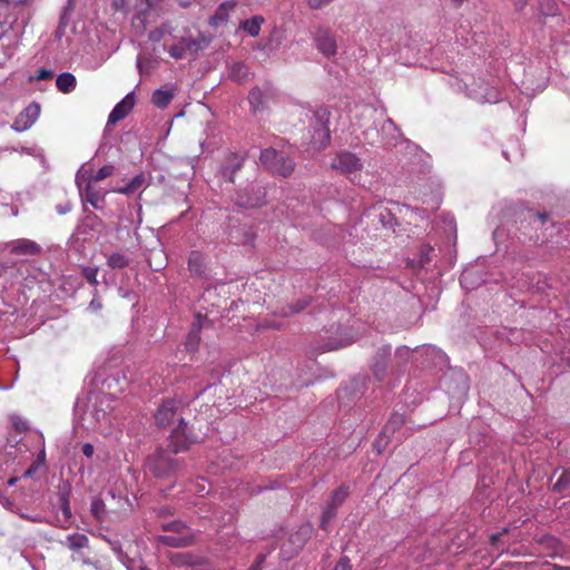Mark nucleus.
<instances>
[{"label":"nucleus","instance_id":"nucleus-4","mask_svg":"<svg viewBox=\"0 0 570 570\" xmlns=\"http://www.w3.org/2000/svg\"><path fill=\"white\" fill-rule=\"evenodd\" d=\"M171 39L175 43L169 47H165V49L169 56L176 60H180L203 51L210 42V38L205 35L199 33L197 37H194L188 30H185L183 36H175L173 33Z\"/></svg>","mask_w":570,"mask_h":570},{"label":"nucleus","instance_id":"nucleus-6","mask_svg":"<svg viewBox=\"0 0 570 570\" xmlns=\"http://www.w3.org/2000/svg\"><path fill=\"white\" fill-rule=\"evenodd\" d=\"M169 449H158L154 454L149 455L146 460V469L156 478H166L175 474L180 461L171 458Z\"/></svg>","mask_w":570,"mask_h":570},{"label":"nucleus","instance_id":"nucleus-45","mask_svg":"<svg viewBox=\"0 0 570 570\" xmlns=\"http://www.w3.org/2000/svg\"><path fill=\"white\" fill-rule=\"evenodd\" d=\"M115 167L112 165L102 166L94 176L89 177L87 180H92V183H98L107 177H110L114 174Z\"/></svg>","mask_w":570,"mask_h":570},{"label":"nucleus","instance_id":"nucleus-43","mask_svg":"<svg viewBox=\"0 0 570 570\" xmlns=\"http://www.w3.org/2000/svg\"><path fill=\"white\" fill-rule=\"evenodd\" d=\"M365 216L370 218L373 216V219H379V222L385 226L387 224L386 218L390 217V213L384 209L382 206H374L372 209H370Z\"/></svg>","mask_w":570,"mask_h":570},{"label":"nucleus","instance_id":"nucleus-10","mask_svg":"<svg viewBox=\"0 0 570 570\" xmlns=\"http://www.w3.org/2000/svg\"><path fill=\"white\" fill-rule=\"evenodd\" d=\"M76 184L78 186L80 196L89 203L94 208L99 209L102 207L105 203V197L107 195V190L96 187L92 180L85 179V175L80 176L79 174L76 177Z\"/></svg>","mask_w":570,"mask_h":570},{"label":"nucleus","instance_id":"nucleus-38","mask_svg":"<svg viewBox=\"0 0 570 570\" xmlns=\"http://www.w3.org/2000/svg\"><path fill=\"white\" fill-rule=\"evenodd\" d=\"M14 41L13 39L7 37V36H1L0 37V51H2L3 56L2 58L0 59V62L2 60H7L9 58L12 57V55L14 53Z\"/></svg>","mask_w":570,"mask_h":570},{"label":"nucleus","instance_id":"nucleus-56","mask_svg":"<svg viewBox=\"0 0 570 570\" xmlns=\"http://www.w3.org/2000/svg\"><path fill=\"white\" fill-rule=\"evenodd\" d=\"M502 155L508 161H514L518 158L522 157V151L520 150V148H517L512 155L508 150H503Z\"/></svg>","mask_w":570,"mask_h":570},{"label":"nucleus","instance_id":"nucleus-23","mask_svg":"<svg viewBox=\"0 0 570 570\" xmlns=\"http://www.w3.org/2000/svg\"><path fill=\"white\" fill-rule=\"evenodd\" d=\"M146 185V175L144 173H139L135 177H132L126 185L116 187L112 189V191L129 196L140 190Z\"/></svg>","mask_w":570,"mask_h":570},{"label":"nucleus","instance_id":"nucleus-29","mask_svg":"<svg viewBox=\"0 0 570 570\" xmlns=\"http://www.w3.org/2000/svg\"><path fill=\"white\" fill-rule=\"evenodd\" d=\"M62 544L68 547L70 550L78 551L88 547L89 539L83 533H70L66 537V540L62 542Z\"/></svg>","mask_w":570,"mask_h":570},{"label":"nucleus","instance_id":"nucleus-61","mask_svg":"<svg viewBox=\"0 0 570 570\" xmlns=\"http://www.w3.org/2000/svg\"><path fill=\"white\" fill-rule=\"evenodd\" d=\"M459 379H460V382H461V385H460V394H465L466 391H468V379L465 376L464 373L460 372L459 373Z\"/></svg>","mask_w":570,"mask_h":570},{"label":"nucleus","instance_id":"nucleus-47","mask_svg":"<svg viewBox=\"0 0 570 570\" xmlns=\"http://www.w3.org/2000/svg\"><path fill=\"white\" fill-rule=\"evenodd\" d=\"M460 284L463 288L471 291L476 287V284L473 282V269H465L461 277Z\"/></svg>","mask_w":570,"mask_h":570},{"label":"nucleus","instance_id":"nucleus-26","mask_svg":"<svg viewBox=\"0 0 570 570\" xmlns=\"http://www.w3.org/2000/svg\"><path fill=\"white\" fill-rule=\"evenodd\" d=\"M158 541L161 544L174 547V548H183L187 547L191 543V537L184 535L180 533L177 534H164L158 537Z\"/></svg>","mask_w":570,"mask_h":570},{"label":"nucleus","instance_id":"nucleus-55","mask_svg":"<svg viewBox=\"0 0 570 570\" xmlns=\"http://www.w3.org/2000/svg\"><path fill=\"white\" fill-rule=\"evenodd\" d=\"M433 252V248L430 246H423L421 248V259L420 265L424 266L426 263L430 262V253Z\"/></svg>","mask_w":570,"mask_h":570},{"label":"nucleus","instance_id":"nucleus-28","mask_svg":"<svg viewBox=\"0 0 570 570\" xmlns=\"http://www.w3.org/2000/svg\"><path fill=\"white\" fill-rule=\"evenodd\" d=\"M77 85L76 77L71 72H61L56 79V86L59 91L70 94Z\"/></svg>","mask_w":570,"mask_h":570},{"label":"nucleus","instance_id":"nucleus-53","mask_svg":"<svg viewBox=\"0 0 570 570\" xmlns=\"http://www.w3.org/2000/svg\"><path fill=\"white\" fill-rule=\"evenodd\" d=\"M82 275L83 277L92 285V286H97L98 285V268L97 267H85L82 269Z\"/></svg>","mask_w":570,"mask_h":570},{"label":"nucleus","instance_id":"nucleus-62","mask_svg":"<svg viewBox=\"0 0 570 570\" xmlns=\"http://www.w3.org/2000/svg\"><path fill=\"white\" fill-rule=\"evenodd\" d=\"M82 453L86 458H92L94 453H95V449H94V445L91 443H85L82 444Z\"/></svg>","mask_w":570,"mask_h":570},{"label":"nucleus","instance_id":"nucleus-25","mask_svg":"<svg viewBox=\"0 0 570 570\" xmlns=\"http://www.w3.org/2000/svg\"><path fill=\"white\" fill-rule=\"evenodd\" d=\"M264 22V17L261 14H256L249 19L243 20L239 23V29L245 31L250 37H257L261 32V28Z\"/></svg>","mask_w":570,"mask_h":570},{"label":"nucleus","instance_id":"nucleus-48","mask_svg":"<svg viewBox=\"0 0 570 570\" xmlns=\"http://www.w3.org/2000/svg\"><path fill=\"white\" fill-rule=\"evenodd\" d=\"M164 531L175 532V534L180 533L187 528L186 524L180 520H175L171 522L164 523L161 525Z\"/></svg>","mask_w":570,"mask_h":570},{"label":"nucleus","instance_id":"nucleus-30","mask_svg":"<svg viewBox=\"0 0 570 570\" xmlns=\"http://www.w3.org/2000/svg\"><path fill=\"white\" fill-rule=\"evenodd\" d=\"M229 78L237 82H245L249 79L248 67L240 61L234 62L229 68Z\"/></svg>","mask_w":570,"mask_h":570},{"label":"nucleus","instance_id":"nucleus-41","mask_svg":"<svg viewBox=\"0 0 570 570\" xmlns=\"http://www.w3.org/2000/svg\"><path fill=\"white\" fill-rule=\"evenodd\" d=\"M19 115L22 116L24 120L29 121L32 126L40 115V106L36 102H32L27 106Z\"/></svg>","mask_w":570,"mask_h":570},{"label":"nucleus","instance_id":"nucleus-51","mask_svg":"<svg viewBox=\"0 0 570 570\" xmlns=\"http://www.w3.org/2000/svg\"><path fill=\"white\" fill-rule=\"evenodd\" d=\"M403 423V419L401 415H393L389 422L385 424L383 429V433L386 435L389 433H393L396 428H399Z\"/></svg>","mask_w":570,"mask_h":570},{"label":"nucleus","instance_id":"nucleus-50","mask_svg":"<svg viewBox=\"0 0 570 570\" xmlns=\"http://www.w3.org/2000/svg\"><path fill=\"white\" fill-rule=\"evenodd\" d=\"M10 422L18 432H24L29 429L27 420L20 415L12 414L10 416Z\"/></svg>","mask_w":570,"mask_h":570},{"label":"nucleus","instance_id":"nucleus-5","mask_svg":"<svg viewBox=\"0 0 570 570\" xmlns=\"http://www.w3.org/2000/svg\"><path fill=\"white\" fill-rule=\"evenodd\" d=\"M364 140L371 146H392L397 142L402 134L392 119H383L380 128L376 122L365 128Z\"/></svg>","mask_w":570,"mask_h":570},{"label":"nucleus","instance_id":"nucleus-13","mask_svg":"<svg viewBox=\"0 0 570 570\" xmlns=\"http://www.w3.org/2000/svg\"><path fill=\"white\" fill-rule=\"evenodd\" d=\"M314 118L316 121V128L312 135V141L317 148H324L327 146L331 139L328 128V112L326 109H320L315 111Z\"/></svg>","mask_w":570,"mask_h":570},{"label":"nucleus","instance_id":"nucleus-32","mask_svg":"<svg viewBox=\"0 0 570 570\" xmlns=\"http://www.w3.org/2000/svg\"><path fill=\"white\" fill-rule=\"evenodd\" d=\"M173 99V92L169 90L157 89L151 97L153 104L158 108H166Z\"/></svg>","mask_w":570,"mask_h":570},{"label":"nucleus","instance_id":"nucleus-46","mask_svg":"<svg viewBox=\"0 0 570 570\" xmlns=\"http://www.w3.org/2000/svg\"><path fill=\"white\" fill-rule=\"evenodd\" d=\"M90 512L97 520H101L105 515L104 501L101 499H94L90 504Z\"/></svg>","mask_w":570,"mask_h":570},{"label":"nucleus","instance_id":"nucleus-1","mask_svg":"<svg viewBox=\"0 0 570 570\" xmlns=\"http://www.w3.org/2000/svg\"><path fill=\"white\" fill-rule=\"evenodd\" d=\"M451 86L453 90L465 94L466 97L481 104H497L503 99V94L495 78H478L468 75L465 78H455Z\"/></svg>","mask_w":570,"mask_h":570},{"label":"nucleus","instance_id":"nucleus-36","mask_svg":"<svg viewBox=\"0 0 570 570\" xmlns=\"http://www.w3.org/2000/svg\"><path fill=\"white\" fill-rule=\"evenodd\" d=\"M171 562L177 567H189L190 569L196 566V558L190 553H176L171 557Z\"/></svg>","mask_w":570,"mask_h":570},{"label":"nucleus","instance_id":"nucleus-52","mask_svg":"<svg viewBox=\"0 0 570 570\" xmlns=\"http://www.w3.org/2000/svg\"><path fill=\"white\" fill-rule=\"evenodd\" d=\"M570 485V471H563L561 475L558 478L553 488L557 491H562Z\"/></svg>","mask_w":570,"mask_h":570},{"label":"nucleus","instance_id":"nucleus-3","mask_svg":"<svg viewBox=\"0 0 570 570\" xmlns=\"http://www.w3.org/2000/svg\"><path fill=\"white\" fill-rule=\"evenodd\" d=\"M553 229L560 230L559 223L551 214L528 210L522 215L517 230L534 243H546L553 236Z\"/></svg>","mask_w":570,"mask_h":570},{"label":"nucleus","instance_id":"nucleus-33","mask_svg":"<svg viewBox=\"0 0 570 570\" xmlns=\"http://www.w3.org/2000/svg\"><path fill=\"white\" fill-rule=\"evenodd\" d=\"M308 305V301L305 299V298H302V299H298L296 302V304L294 305H286V306H282L279 309L276 311L277 314H279L281 316H291L293 314H296L301 311H303L304 308H306V306Z\"/></svg>","mask_w":570,"mask_h":570},{"label":"nucleus","instance_id":"nucleus-31","mask_svg":"<svg viewBox=\"0 0 570 570\" xmlns=\"http://www.w3.org/2000/svg\"><path fill=\"white\" fill-rule=\"evenodd\" d=\"M174 28L169 22H164L161 26L153 29L148 33V39L153 42H159L166 36H173Z\"/></svg>","mask_w":570,"mask_h":570},{"label":"nucleus","instance_id":"nucleus-12","mask_svg":"<svg viewBox=\"0 0 570 570\" xmlns=\"http://www.w3.org/2000/svg\"><path fill=\"white\" fill-rule=\"evenodd\" d=\"M317 50L326 58L334 57L337 52V43L333 32L325 27H318L313 36Z\"/></svg>","mask_w":570,"mask_h":570},{"label":"nucleus","instance_id":"nucleus-37","mask_svg":"<svg viewBox=\"0 0 570 570\" xmlns=\"http://www.w3.org/2000/svg\"><path fill=\"white\" fill-rule=\"evenodd\" d=\"M337 509H338L337 507H335L334 504H330V503H326V505L324 507V509L322 511L321 524H320V527L324 531H327V525L331 522V520L335 518V515L337 513Z\"/></svg>","mask_w":570,"mask_h":570},{"label":"nucleus","instance_id":"nucleus-24","mask_svg":"<svg viewBox=\"0 0 570 570\" xmlns=\"http://www.w3.org/2000/svg\"><path fill=\"white\" fill-rule=\"evenodd\" d=\"M422 352L435 366H443L449 362L448 355L435 345H424Z\"/></svg>","mask_w":570,"mask_h":570},{"label":"nucleus","instance_id":"nucleus-14","mask_svg":"<svg viewBox=\"0 0 570 570\" xmlns=\"http://www.w3.org/2000/svg\"><path fill=\"white\" fill-rule=\"evenodd\" d=\"M4 248L12 255L22 257L38 256L42 253V246L28 238H18L6 243Z\"/></svg>","mask_w":570,"mask_h":570},{"label":"nucleus","instance_id":"nucleus-2","mask_svg":"<svg viewBox=\"0 0 570 570\" xmlns=\"http://www.w3.org/2000/svg\"><path fill=\"white\" fill-rule=\"evenodd\" d=\"M116 400L110 393L91 392L87 397L82 422L87 429L104 431L111 423Z\"/></svg>","mask_w":570,"mask_h":570},{"label":"nucleus","instance_id":"nucleus-9","mask_svg":"<svg viewBox=\"0 0 570 570\" xmlns=\"http://www.w3.org/2000/svg\"><path fill=\"white\" fill-rule=\"evenodd\" d=\"M331 167L342 175L352 176L362 170L363 161L356 154L341 150L333 157Z\"/></svg>","mask_w":570,"mask_h":570},{"label":"nucleus","instance_id":"nucleus-40","mask_svg":"<svg viewBox=\"0 0 570 570\" xmlns=\"http://www.w3.org/2000/svg\"><path fill=\"white\" fill-rule=\"evenodd\" d=\"M248 102L252 110L256 112L264 104V94L259 88H253L248 95Z\"/></svg>","mask_w":570,"mask_h":570},{"label":"nucleus","instance_id":"nucleus-27","mask_svg":"<svg viewBox=\"0 0 570 570\" xmlns=\"http://www.w3.org/2000/svg\"><path fill=\"white\" fill-rule=\"evenodd\" d=\"M188 268L189 271L198 276H205L206 274V265H205V258L202 253L199 252H191L188 257Z\"/></svg>","mask_w":570,"mask_h":570},{"label":"nucleus","instance_id":"nucleus-63","mask_svg":"<svg viewBox=\"0 0 570 570\" xmlns=\"http://www.w3.org/2000/svg\"><path fill=\"white\" fill-rule=\"evenodd\" d=\"M56 210L59 215H66L71 210V205L69 203L59 204L56 206Z\"/></svg>","mask_w":570,"mask_h":570},{"label":"nucleus","instance_id":"nucleus-22","mask_svg":"<svg viewBox=\"0 0 570 570\" xmlns=\"http://www.w3.org/2000/svg\"><path fill=\"white\" fill-rule=\"evenodd\" d=\"M236 8L235 1H225L219 4L216 9L215 13L209 18V24L214 28H218L223 24H226L230 12Z\"/></svg>","mask_w":570,"mask_h":570},{"label":"nucleus","instance_id":"nucleus-17","mask_svg":"<svg viewBox=\"0 0 570 570\" xmlns=\"http://www.w3.org/2000/svg\"><path fill=\"white\" fill-rule=\"evenodd\" d=\"M245 158L237 153H229L220 166V176L225 181L233 183L234 175L243 167Z\"/></svg>","mask_w":570,"mask_h":570},{"label":"nucleus","instance_id":"nucleus-15","mask_svg":"<svg viewBox=\"0 0 570 570\" xmlns=\"http://www.w3.org/2000/svg\"><path fill=\"white\" fill-rule=\"evenodd\" d=\"M355 340V334L351 327L338 326L335 336H330L325 342L324 347L326 351H335L352 344Z\"/></svg>","mask_w":570,"mask_h":570},{"label":"nucleus","instance_id":"nucleus-64","mask_svg":"<svg viewBox=\"0 0 570 570\" xmlns=\"http://www.w3.org/2000/svg\"><path fill=\"white\" fill-rule=\"evenodd\" d=\"M88 308L92 312H98L102 308V304L98 298L94 297L89 303Z\"/></svg>","mask_w":570,"mask_h":570},{"label":"nucleus","instance_id":"nucleus-19","mask_svg":"<svg viewBox=\"0 0 570 570\" xmlns=\"http://www.w3.org/2000/svg\"><path fill=\"white\" fill-rule=\"evenodd\" d=\"M135 106V94L134 91L128 92L110 111L108 116L109 124H116L122 120Z\"/></svg>","mask_w":570,"mask_h":570},{"label":"nucleus","instance_id":"nucleus-57","mask_svg":"<svg viewBox=\"0 0 570 570\" xmlns=\"http://www.w3.org/2000/svg\"><path fill=\"white\" fill-rule=\"evenodd\" d=\"M333 570H351L350 559L346 557L341 558V560L333 568Z\"/></svg>","mask_w":570,"mask_h":570},{"label":"nucleus","instance_id":"nucleus-20","mask_svg":"<svg viewBox=\"0 0 570 570\" xmlns=\"http://www.w3.org/2000/svg\"><path fill=\"white\" fill-rule=\"evenodd\" d=\"M59 503H60V513L56 517V525L60 528H67L71 520V509H70V487H66L65 489L59 491Z\"/></svg>","mask_w":570,"mask_h":570},{"label":"nucleus","instance_id":"nucleus-59","mask_svg":"<svg viewBox=\"0 0 570 570\" xmlns=\"http://www.w3.org/2000/svg\"><path fill=\"white\" fill-rule=\"evenodd\" d=\"M362 112L364 116H368V117H372L375 114H379L380 117H383L385 111H384V109L377 110V109L373 108L372 106H364Z\"/></svg>","mask_w":570,"mask_h":570},{"label":"nucleus","instance_id":"nucleus-54","mask_svg":"<svg viewBox=\"0 0 570 570\" xmlns=\"http://www.w3.org/2000/svg\"><path fill=\"white\" fill-rule=\"evenodd\" d=\"M31 127L30 122L24 120V118L20 115L16 117L13 120L11 128L17 132H22L24 130H28Z\"/></svg>","mask_w":570,"mask_h":570},{"label":"nucleus","instance_id":"nucleus-42","mask_svg":"<svg viewBox=\"0 0 570 570\" xmlns=\"http://www.w3.org/2000/svg\"><path fill=\"white\" fill-rule=\"evenodd\" d=\"M209 489H210V487L205 479H197V480L190 482V484L188 485L189 492H195L196 494H198L200 497L208 493Z\"/></svg>","mask_w":570,"mask_h":570},{"label":"nucleus","instance_id":"nucleus-58","mask_svg":"<svg viewBox=\"0 0 570 570\" xmlns=\"http://www.w3.org/2000/svg\"><path fill=\"white\" fill-rule=\"evenodd\" d=\"M53 76V72L50 69L41 68L38 70L37 76L35 77L37 80H47Z\"/></svg>","mask_w":570,"mask_h":570},{"label":"nucleus","instance_id":"nucleus-16","mask_svg":"<svg viewBox=\"0 0 570 570\" xmlns=\"http://www.w3.org/2000/svg\"><path fill=\"white\" fill-rule=\"evenodd\" d=\"M179 404L180 403L174 399L164 400L155 414L157 425L167 426L174 422V419L176 417L177 411L179 409Z\"/></svg>","mask_w":570,"mask_h":570},{"label":"nucleus","instance_id":"nucleus-11","mask_svg":"<svg viewBox=\"0 0 570 570\" xmlns=\"http://www.w3.org/2000/svg\"><path fill=\"white\" fill-rule=\"evenodd\" d=\"M265 187L253 183L237 194L236 204L239 207L254 208L262 206L265 203Z\"/></svg>","mask_w":570,"mask_h":570},{"label":"nucleus","instance_id":"nucleus-21","mask_svg":"<svg viewBox=\"0 0 570 570\" xmlns=\"http://www.w3.org/2000/svg\"><path fill=\"white\" fill-rule=\"evenodd\" d=\"M391 345H383L377 348L372 364L373 374L377 380H382L387 370V362L391 357Z\"/></svg>","mask_w":570,"mask_h":570},{"label":"nucleus","instance_id":"nucleus-60","mask_svg":"<svg viewBox=\"0 0 570 570\" xmlns=\"http://www.w3.org/2000/svg\"><path fill=\"white\" fill-rule=\"evenodd\" d=\"M507 533V529H504L503 531H500V532H495L491 535V544L494 547V548H499V542L501 540V538Z\"/></svg>","mask_w":570,"mask_h":570},{"label":"nucleus","instance_id":"nucleus-35","mask_svg":"<svg viewBox=\"0 0 570 570\" xmlns=\"http://www.w3.org/2000/svg\"><path fill=\"white\" fill-rule=\"evenodd\" d=\"M539 11L544 17H554L559 12L557 0H539Z\"/></svg>","mask_w":570,"mask_h":570},{"label":"nucleus","instance_id":"nucleus-8","mask_svg":"<svg viewBox=\"0 0 570 570\" xmlns=\"http://www.w3.org/2000/svg\"><path fill=\"white\" fill-rule=\"evenodd\" d=\"M198 435L194 434L188 424L180 419L178 425L171 431L168 439V449L171 453L177 454L185 452L193 443L198 442Z\"/></svg>","mask_w":570,"mask_h":570},{"label":"nucleus","instance_id":"nucleus-18","mask_svg":"<svg viewBox=\"0 0 570 570\" xmlns=\"http://www.w3.org/2000/svg\"><path fill=\"white\" fill-rule=\"evenodd\" d=\"M209 323L207 316H203L200 313L195 315L191 328L185 342V347L189 352H195L200 342V330Z\"/></svg>","mask_w":570,"mask_h":570},{"label":"nucleus","instance_id":"nucleus-7","mask_svg":"<svg viewBox=\"0 0 570 570\" xmlns=\"http://www.w3.org/2000/svg\"><path fill=\"white\" fill-rule=\"evenodd\" d=\"M261 165L274 175L283 177L289 176L295 167V163L284 151H277L274 148H266L261 151Z\"/></svg>","mask_w":570,"mask_h":570},{"label":"nucleus","instance_id":"nucleus-49","mask_svg":"<svg viewBox=\"0 0 570 570\" xmlns=\"http://www.w3.org/2000/svg\"><path fill=\"white\" fill-rule=\"evenodd\" d=\"M112 550L116 552L117 557H118V560L124 564L126 566V568L128 570H134L132 568V560L128 558V556L122 552L121 548L119 547V544H116L114 543L112 544Z\"/></svg>","mask_w":570,"mask_h":570},{"label":"nucleus","instance_id":"nucleus-39","mask_svg":"<svg viewBox=\"0 0 570 570\" xmlns=\"http://www.w3.org/2000/svg\"><path fill=\"white\" fill-rule=\"evenodd\" d=\"M350 488L347 485H341L337 488L331 495V499L327 503L334 504L335 507H340L348 497Z\"/></svg>","mask_w":570,"mask_h":570},{"label":"nucleus","instance_id":"nucleus-34","mask_svg":"<svg viewBox=\"0 0 570 570\" xmlns=\"http://www.w3.org/2000/svg\"><path fill=\"white\" fill-rule=\"evenodd\" d=\"M107 264L112 269H121L129 265V258L121 253H112L107 258Z\"/></svg>","mask_w":570,"mask_h":570},{"label":"nucleus","instance_id":"nucleus-44","mask_svg":"<svg viewBox=\"0 0 570 570\" xmlns=\"http://www.w3.org/2000/svg\"><path fill=\"white\" fill-rule=\"evenodd\" d=\"M411 354H412V350L410 347H407V346L397 347L395 351V355H394L396 365L397 366L405 365L409 362Z\"/></svg>","mask_w":570,"mask_h":570}]
</instances>
